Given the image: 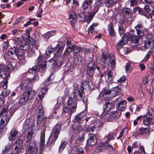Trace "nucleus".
Instances as JSON below:
<instances>
[{"instance_id": "ddd939ff", "label": "nucleus", "mask_w": 154, "mask_h": 154, "mask_svg": "<svg viewBox=\"0 0 154 154\" xmlns=\"http://www.w3.org/2000/svg\"><path fill=\"white\" fill-rule=\"evenodd\" d=\"M96 134L92 133L90 132L88 134L89 138L87 141V144L90 146H94L96 144L97 140L96 137Z\"/></svg>"}, {"instance_id": "b1692460", "label": "nucleus", "mask_w": 154, "mask_h": 154, "mask_svg": "<svg viewBox=\"0 0 154 154\" xmlns=\"http://www.w3.org/2000/svg\"><path fill=\"white\" fill-rule=\"evenodd\" d=\"M106 116L108 117L107 119L108 122L112 121L115 119H117L119 117V113L116 111H114L112 113V116L109 113L106 114Z\"/></svg>"}, {"instance_id": "7c9ffc66", "label": "nucleus", "mask_w": 154, "mask_h": 154, "mask_svg": "<svg viewBox=\"0 0 154 154\" xmlns=\"http://www.w3.org/2000/svg\"><path fill=\"white\" fill-rule=\"evenodd\" d=\"M120 88L118 86L112 88L110 89L111 91L110 97H112L118 95L120 94Z\"/></svg>"}, {"instance_id": "a18cd8bd", "label": "nucleus", "mask_w": 154, "mask_h": 154, "mask_svg": "<svg viewBox=\"0 0 154 154\" xmlns=\"http://www.w3.org/2000/svg\"><path fill=\"white\" fill-rule=\"evenodd\" d=\"M4 68V70L5 72H10V71L12 70L13 69V66L11 63H8L6 66H3Z\"/></svg>"}, {"instance_id": "c03bdc74", "label": "nucleus", "mask_w": 154, "mask_h": 154, "mask_svg": "<svg viewBox=\"0 0 154 154\" xmlns=\"http://www.w3.org/2000/svg\"><path fill=\"white\" fill-rule=\"evenodd\" d=\"M35 62L37 63V65H39V64H42L44 63H46V60L44 61L43 60V56L42 55L40 54L38 56L37 59L36 60Z\"/></svg>"}, {"instance_id": "4d7b16f0", "label": "nucleus", "mask_w": 154, "mask_h": 154, "mask_svg": "<svg viewBox=\"0 0 154 154\" xmlns=\"http://www.w3.org/2000/svg\"><path fill=\"white\" fill-rule=\"evenodd\" d=\"M129 34H128V35L124 34L122 37V40L125 42V43H126L128 41L129 38Z\"/></svg>"}, {"instance_id": "1a4fd4ad", "label": "nucleus", "mask_w": 154, "mask_h": 154, "mask_svg": "<svg viewBox=\"0 0 154 154\" xmlns=\"http://www.w3.org/2000/svg\"><path fill=\"white\" fill-rule=\"evenodd\" d=\"M52 65L54 68L56 67H60L63 66L65 63V61L63 57L62 56H56L52 61Z\"/></svg>"}, {"instance_id": "4c0bfd02", "label": "nucleus", "mask_w": 154, "mask_h": 154, "mask_svg": "<svg viewBox=\"0 0 154 154\" xmlns=\"http://www.w3.org/2000/svg\"><path fill=\"white\" fill-rule=\"evenodd\" d=\"M108 59L110 64V66L112 69L114 68L116 64V60L114 57H112L111 55L110 54H108Z\"/></svg>"}, {"instance_id": "bf43d9fd", "label": "nucleus", "mask_w": 154, "mask_h": 154, "mask_svg": "<svg viewBox=\"0 0 154 154\" xmlns=\"http://www.w3.org/2000/svg\"><path fill=\"white\" fill-rule=\"evenodd\" d=\"M127 129V128L126 127H125L122 130L120 133L119 136L117 137V139H120L122 137V136L124 135L125 131Z\"/></svg>"}, {"instance_id": "20e7f679", "label": "nucleus", "mask_w": 154, "mask_h": 154, "mask_svg": "<svg viewBox=\"0 0 154 154\" xmlns=\"http://www.w3.org/2000/svg\"><path fill=\"white\" fill-rule=\"evenodd\" d=\"M35 49H37L39 45L34 39L30 36L26 37L25 39L20 43L18 49L23 51H27L30 48V46Z\"/></svg>"}, {"instance_id": "052dcab7", "label": "nucleus", "mask_w": 154, "mask_h": 154, "mask_svg": "<svg viewBox=\"0 0 154 154\" xmlns=\"http://www.w3.org/2000/svg\"><path fill=\"white\" fill-rule=\"evenodd\" d=\"M9 106L7 105V106H5L3 107L0 112V113L2 115H4L8 111V109Z\"/></svg>"}, {"instance_id": "f704fd0d", "label": "nucleus", "mask_w": 154, "mask_h": 154, "mask_svg": "<svg viewBox=\"0 0 154 154\" xmlns=\"http://www.w3.org/2000/svg\"><path fill=\"white\" fill-rule=\"evenodd\" d=\"M116 19L118 22L121 24H124L125 22V16L122 13L118 14L116 17Z\"/></svg>"}, {"instance_id": "a211bd4d", "label": "nucleus", "mask_w": 154, "mask_h": 154, "mask_svg": "<svg viewBox=\"0 0 154 154\" xmlns=\"http://www.w3.org/2000/svg\"><path fill=\"white\" fill-rule=\"evenodd\" d=\"M98 128V125L95 124V123L91 124L89 125H86L84 127V130L85 131L88 132L91 131L94 132V131L97 130Z\"/></svg>"}, {"instance_id": "6e6d98bb", "label": "nucleus", "mask_w": 154, "mask_h": 154, "mask_svg": "<svg viewBox=\"0 0 154 154\" xmlns=\"http://www.w3.org/2000/svg\"><path fill=\"white\" fill-rule=\"evenodd\" d=\"M10 94V91L8 90H6V89L2 91L1 95L6 97H7Z\"/></svg>"}, {"instance_id": "c9c22d12", "label": "nucleus", "mask_w": 154, "mask_h": 154, "mask_svg": "<svg viewBox=\"0 0 154 154\" xmlns=\"http://www.w3.org/2000/svg\"><path fill=\"white\" fill-rule=\"evenodd\" d=\"M130 41L134 43H137L139 42L140 36H137L133 34H129V35Z\"/></svg>"}, {"instance_id": "9d476101", "label": "nucleus", "mask_w": 154, "mask_h": 154, "mask_svg": "<svg viewBox=\"0 0 154 154\" xmlns=\"http://www.w3.org/2000/svg\"><path fill=\"white\" fill-rule=\"evenodd\" d=\"M152 114L149 111L143 116V123L145 126L149 125L152 121Z\"/></svg>"}, {"instance_id": "de8ad7c7", "label": "nucleus", "mask_w": 154, "mask_h": 154, "mask_svg": "<svg viewBox=\"0 0 154 154\" xmlns=\"http://www.w3.org/2000/svg\"><path fill=\"white\" fill-rule=\"evenodd\" d=\"M67 145V143L65 141L62 140L60 144L59 147V152L62 151L65 148Z\"/></svg>"}, {"instance_id": "423d86ee", "label": "nucleus", "mask_w": 154, "mask_h": 154, "mask_svg": "<svg viewBox=\"0 0 154 154\" xmlns=\"http://www.w3.org/2000/svg\"><path fill=\"white\" fill-rule=\"evenodd\" d=\"M26 146L25 154H38V147L35 141H31Z\"/></svg>"}, {"instance_id": "3c124183", "label": "nucleus", "mask_w": 154, "mask_h": 154, "mask_svg": "<svg viewBox=\"0 0 154 154\" xmlns=\"http://www.w3.org/2000/svg\"><path fill=\"white\" fill-rule=\"evenodd\" d=\"M74 58L75 60V62H77V64H80L82 60V57L80 55L78 54L74 55Z\"/></svg>"}, {"instance_id": "5fc2aeb1", "label": "nucleus", "mask_w": 154, "mask_h": 154, "mask_svg": "<svg viewBox=\"0 0 154 154\" xmlns=\"http://www.w3.org/2000/svg\"><path fill=\"white\" fill-rule=\"evenodd\" d=\"M105 148L109 152H112L113 151L115 150V149L113 148V146L108 144L106 145Z\"/></svg>"}, {"instance_id": "72a5a7b5", "label": "nucleus", "mask_w": 154, "mask_h": 154, "mask_svg": "<svg viewBox=\"0 0 154 154\" xmlns=\"http://www.w3.org/2000/svg\"><path fill=\"white\" fill-rule=\"evenodd\" d=\"M56 33V32L55 30H51L45 34L43 37L45 39L48 40L51 37L55 35Z\"/></svg>"}, {"instance_id": "774afa93", "label": "nucleus", "mask_w": 154, "mask_h": 154, "mask_svg": "<svg viewBox=\"0 0 154 154\" xmlns=\"http://www.w3.org/2000/svg\"><path fill=\"white\" fill-rule=\"evenodd\" d=\"M143 9L147 13L151 11V9L149 8V5H145L143 8Z\"/></svg>"}, {"instance_id": "412c9836", "label": "nucleus", "mask_w": 154, "mask_h": 154, "mask_svg": "<svg viewBox=\"0 0 154 154\" xmlns=\"http://www.w3.org/2000/svg\"><path fill=\"white\" fill-rule=\"evenodd\" d=\"M137 11H138V14L142 16H144L147 18L149 17V16H148V14L145 11L144 9H143L139 6H136L133 9L134 13V14Z\"/></svg>"}, {"instance_id": "37998d69", "label": "nucleus", "mask_w": 154, "mask_h": 154, "mask_svg": "<svg viewBox=\"0 0 154 154\" xmlns=\"http://www.w3.org/2000/svg\"><path fill=\"white\" fill-rule=\"evenodd\" d=\"M142 120H143V116L140 115L137 117L136 119L134 120L133 125L134 126H136L138 122L139 123L141 122Z\"/></svg>"}, {"instance_id": "c756f323", "label": "nucleus", "mask_w": 154, "mask_h": 154, "mask_svg": "<svg viewBox=\"0 0 154 154\" xmlns=\"http://www.w3.org/2000/svg\"><path fill=\"white\" fill-rule=\"evenodd\" d=\"M108 59V55H106L103 52L102 53L100 61L102 62L100 63L101 66L102 68H104L106 66L107 62V60Z\"/></svg>"}, {"instance_id": "f3484780", "label": "nucleus", "mask_w": 154, "mask_h": 154, "mask_svg": "<svg viewBox=\"0 0 154 154\" xmlns=\"http://www.w3.org/2000/svg\"><path fill=\"white\" fill-rule=\"evenodd\" d=\"M19 107H16L14 106L13 108H11L9 110V114L6 113L4 116H3V118H5V120L7 122H8L11 117L14 114V112L18 109Z\"/></svg>"}, {"instance_id": "0eeeda50", "label": "nucleus", "mask_w": 154, "mask_h": 154, "mask_svg": "<svg viewBox=\"0 0 154 154\" xmlns=\"http://www.w3.org/2000/svg\"><path fill=\"white\" fill-rule=\"evenodd\" d=\"M38 66H33L31 69L29 70L28 72L29 74H35L37 71L38 69L39 71L43 73H44L45 72L46 69L47 68V66L46 64L43 63L42 64H39L38 65Z\"/></svg>"}, {"instance_id": "69168bd1", "label": "nucleus", "mask_w": 154, "mask_h": 154, "mask_svg": "<svg viewBox=\"0 0 154 154\" xmlns=\"http://www.w3.org/2000/svg\"><path fill=\"white\" fill-rule=\"evenodd\" d=\"M152 52V51L151 50H150L148 51L146 56H145L144 59L145 61H146L149 59L150 55H151Z\"/></svg>"}, {"instance_id": "dca6fc26", "label": "nucleus", "mask_w": 154, "mask_h": 154, "mask_svg": "<svg viewBox=\"0 0 154 154\" xmlns=\"http://www.w3.org/2000/svg\"><path fill=\"white\" fill-rule=\"evenodd\" d=\"M75 45H74L71 41L68 39L66 41V48L65 51V53L67 55H69L72 52Z\"/></svg>"}, {"instance_id": "6e6552de", "label": "nucleus", "mask_w": 154, "mask_h": 154, "mask_svg": "<svg viewBox=\"0 0 154 154\" xmlns=\"http://www.w3.org/2000/svg\"><path fill=\"white\" fill-rule=\"evenodd\" d=\"M145 48H154V37L150 34L147 36L144 41Z\"/></svg>"}, {"instance_id": "13d9d810", "label": "nucleus", "mask_w": 154, "mask_h": 154, "mask_svg": "<svg viewBox=\"0 0 154 154\" xmlns=\"http://www.w3.org/2000/svg\"><path fill=\"white\" fill-rule=\"evenodd\" d=\"M11 147V145L10 144L8 143L5 145V149H3L2 150V152L3 153L7 152L8 150L10 149Z\"/></svg>"}, {"instance_id": "9b49d317", "label": "nucleus", "mask_w": 154, "mask_h": 154, "mask_svg": "<svg viewBox=\"0 0 154 154\" xmlns=\"http://www.w3.org/2000/svg\"><path fill=\"white\" fill-rule=\"evenodd\" d=\"M62 125L60 123H58L53 127L50 135L51 137L58 138L61 131Z\"/></svg>"}, {"instance_id": "c85d7f7f", "label": "nucleus", "mask_w": 154, "mask_h": 154, "mask_svg": "<svg viewBox=\"0 0 154 154\" xmlns=\"http://www.w3.org/2000/svg\"><path fill=\"white\" fill-rule=\"evenodd\" d=\"M48 91V89L46 88H43L41 91H40L36 97V99L38 101H41L43 100L46 93Z\"/></svg>"}, {"instance_id": "79ce46f5", "label": "nucleus", "mask_w": 154, "mask_h": 154, "mask_svg": "<svg viewBox=\"0 0 154 154\" xmlns=\"http://www.w3.org/2000/svg\"><path fill=\"white\" fill-rule=\"evenodd\" d=\"M83 112H82L81 113L77 114L76 116H75L73 120L75 122H80L81 119L83 118V116L82 115V114Z\"/></svg>"}, {"instance_id": "8fccbe9b", "label": "nucleus", "mask_w": 154, "mask_h": 154, "mask_svg": "<svg viewBox=\"0 0 154 154\" xmlns=\"http://www.w3.org/2000/svg\"><path fill=\"white\" fill-rule=\"evenodd\" d=\"M13 35L14 36H17L18 35L20 34L22 31L19 29H14L11 30Z\"/></svg>"}, {"instance_id": "603ef678", "label": "nucleus", "mask_w": 154, "mask_h": 154, "mask_svg": "<svg viewBox=\"0 0 154 154\" xmlns=\"http://www.w3.org/2000/svg\"><path fill=\"white\" fill-rule=\"evenodd\" d=\"M7 82V81L5 82H4V81H3L2 82H0V90H1L2 88L4 90L7 88L8 87Z\"/></svg>"}, {"instance_id": "58836bf2", "label": "nucleus", "mask_w": 154, "mask_h": 154, "mask_svg": "<svg viewBox=\"0 0 154 154\" xmlns=\"http://www.w3.org/2000/svg\"><path fill=\"white\" fill-rule=\"evenodd\" d=\"M26 131L27 132V139L26 142H27L26 144H27L31 141V140L32 137V136L33 134V129L27 130Z\"/></svg>"}, {"instance_id": "aec40b11", "label": "nucleus", "mask_w": 154, "mask_h": 154, "mask_svg": "<svg viewBox=\"0 0 154 154\" xmlns=\"http://www.w3.org/2000/svg\"><path fill=\"white\" fill-rule=\"evenodd\" d=\"M107 29L110 37H114L116 36V33L114 29L113 24L112 22H111L108 24Z\"/></svg>"}, {"instance_id": "39448f33", "label": "nucleus", "mask_w": 154, "mask_h": 154, "mask_svg": "<svg viewBox=\"0 0 154 154\" xmlns=\"http://www.w3.org/2000/svg\"><path fill=\"white\" fill-rule=\"evenodd\" d=\"M18 48L14 46L9 49L8 52V54L11 58L14 59L16 57L20 60L21 63L24 64L26 63V60L24 53L20 51Z\"/></svg>"}, {"instance_id": "09e8293b", "label": "nucleus", "mask_w": 154, "mask_h": 154, "mask_svg": "<svg viewBox=\"0 0 154 154\" xmlns=\"http://www.w3.org/2000/svg\"><path fill=\"white\" fill-rule=\"evenodd\" d=\"M38 108V115H39L41 116H43L44 113V109L42 105H38L37 107Z\"/></svg>"}, {"instance_id": "f8f14e48", "label": "nucleus", "mask_w": 154, "mask_h": 154, "mask_svg": "<svg viewBox=\"0 0 154 154\" xmlns=\"http://www.w3.org/2000/svg\"><path fill=\"white\" fill-rule=\"evenodd\" d=\"M150 130V129L149 128L141 127L138 130L134 131V137H137L140 136L147 134L149 133Z\"/></svg>"}, {"instance_id": "f03ea898", "label": "nucleus", "mask_w": 154, "mask_h": 154, "mask_svg": "<svg viewBox=\"0 0 154 154\" xmlns=\"http://www.w3.org/2000/svg\"><path fill=\"white\" fill-rule=\"evenodd\" d=\"M31 82V80L30 79L23 80L16 89L17 92L22 94L18 102L20 105L25 104L29 100H31L33 97L32 88L30 86Z\"/></svg>"}, {"instance_id": "338daca9", "label": "nucleus", "mask_w": 154, "mask_h": 154, "mask_svg": "<svg viewBox=\"0 0 154 154\" xmlns=\"http://www.w3.org/2000/svg\"><path fill=\"white\" fill-rule=\"evenodd\" d=\"M131 7L133 6L137 5L138 2V0H130Z\"/></svg>"}, {"instance_id": "6ab92c4d", "label": "nucleus", "mask_w": 154, "mask_h": 154, "mask_svg": "<svg viewBox=\"0 0 154 154\" xmlns=\"http://www.w3.org/2000/svg\"><path fill=\"white\" fill-rule=\"evenodd\" d=\"M23 143V141L22 139H18L17 140L15 143V147L14 149L15 152L17 153H18L20 152Z\"/></svg>"}, {"instance_id": "393cba45", "label": "nucleus", "mask_w": 154, "mask_h": 154, "mask_svg": "<svg viewBox=\"0 0 154 154\" xmlns=\"http://www.w3.org/2000/svg\"><path fill=\"white\" fill-rule=\"evenodd\" d=\"M103 89V91L100 93V95H102L105 99L111 98L110 96L111 92L110 89H106V87H105Z\"/></svg>"}, {"instance_id": "e433bc0d", "label": "nucleus", "mask_w": 154, "mask_h": 154, "mask_svg": "<svg viewBox=\"0 0 154 154\" xmlns=\"http://www.w3.org/2000/svg\"><path fill=\"white\" fill-rule=\"evenodd\" d=\"M114 132L109 133L106 136V139L105 141L106 143H109L111 140H113L115 139L114 137Z\"/></svg>"}, {"instance_id": "4468645a", "label": "nucleus", "mask_w": 154, "mask_h": 154, "mask_svg": "<svg viewBox=\"0 0 154 154\" xmlns=\"http://www.w3.org/2000/svg\"><path fill=\"white\" fill-rule=\"evenodd\" d=\"M65 46V44L63 42H58L56 45V48L54 51V53L57 56H60L62 53Z\"/></svg>"}, {"instance_id": "f257e3e1", "label": "nucleus", "mask_w": 154, "mask_h": 154, "mask_svg": "<svg viewBox=\"0 0 154 154\" xmlns=\"http://www.w3.org/2000/svg\"><path fill=\"white\" fill-rule=\"evenodd\" d=\"M74 91L69 96L66 106L63 108L62 113L63 115L67 116V119L70 118L73 113L75 112L77 108V100H82L83 102H87V99H84L82 94L84 92V88L82 85L74 84Z\"/></svg>"}, {"instance_id": "473e14b6", "label": "nucleus", "mask_w": 154, "mask_h": 154, "mask_svg": "<svg viewBox=\"0 0 154 154\" xmlns=\"http://www.w3.org/2000/svg\"><path fill=\"white\" fill-rule=\"evenodd\" d=\"M57 139L56 138L51 137L50 135L48 140L46 146L47 147H48L51 146L52 145H53Z\"/></svg>"}, {"instance_id": "49530a36", "label": "nucleus", "mask_w": 154, "mask_h": 154, "mask_svg": "<svg viewBox=\"0 0 154 154\" xmlns=\"http://www.w3.org/2000/svg\"><path fill=\"white\" fill-rule=\"evenodd\" d=\"M116 2V0H106L105 3L107 7H110L115 5Z\"/></svg>"}, {"instance_id": "ea45409f", "label": "nucleus", "mask_w": 154, "mask_h": 154, "mask_svg": "<svg viewBox=\"0 0 154 154\" xmlns=\"http://www.w3.org/2000/svg\"><path fill=\"white\" fill-rule=\"evenodd\" d=\"M18 133L19 132L17 130H16L15 128H13L10 132V136L9 137V140H12V138L15 137Z\"/></svg>"}, {"instance_id": "4be33fe9", "label": "nucleus", "mask_w": 154, "mask_h": 154, "mask_svg": "<svg viewBox=\"0 0 154 154\" xmlns=\"http://www.w3.org/2000/svg\"><path fill=\"white\" fill-rule=\"evenodd\" d=\"M122 13L125 15L127 18L131 19L133 15L131 10L128 8H123L122 10Z\"/></svg>"}, {"instance_id": "a878e982", "label": "nucleus", "mask_w": 154, "mask_h": 154, "mask_svg": "<svg viewBox=\"0 0 154 154\" xmlns=\"http://www.w3.org/2000/svg\"><path fill=\"white\" fill-rule=\"evenodd\" d=\"M93 1L91 0H85L82 5V9L84 11H88L92 4Z\"/></svg>"}, {"instance_id": "5701e85b", "label": "nucleus", "mask_w": 154, "mask_h": 154, "mask_svg": "<svg viewBox=\"0 0 154 154\" xmlns=\"http://www.w3.org/2000/svg\"><path fill=\"white\" fill-rule=\"evenodd\" d=\"M143 28H144L143 24L141 23L137 24L135 27V29L136 30L138 35L142 36L143 35L144 32L143 31Z\"/></svg>"}, {"instance_id": "680f3d73", "label": "nucleus", "mask_w": 154, "mask_h": 154, "mask_svg": "<svg viewBox=\"0 0 154 154\" xmlns=\"http://www.w3.org/2000/svg\"><path fill=\"white\" fill-rule=\"evenodd\" d=\"M79 51L80 52H82L84 53H86L87 52L89 51V49L86 48H83L79 47Z\"/></svg>"}, {"instance_id": "0e129e2a", "label": "nucleus", "mask_w": 154, "mask_h": 154, "mask_svg": "<svg viewBox=\"0 0 154 154\" xmlns=\"http://www.w3.org/2000/svg\"><path fill=\"white\" fill-rule=\"evenodd\" d=\"M9 45V42L8 41H5L3 45V49L5 50L8 48Z\"/></svg>"}, {"instance_id": "864d4df0", "label": "nucleus", "mask_w": 154, "mask_h": 154, "mask_svg": "<svg viewBox=\"0 0 154 154\" xmlns=\"http://www.w3.org/2000/svg\"><path fill=\"white\" fill-rule=\"evenodd\" d=\"M79 18H80V21L84 22L85 21L86 15L85 13H80L79 14Z\"/></svg>"}, {"instance_id": "a19ab883", "label": "nucleus", "mask_w": 154, "mask_h": 154, "mask_svg": "<svg viewBox=\"0 0 154 154\" xmlns=\"http://www.w3.org/2000/svg\"><path fill=\"white\" fill-rule=\"evenodd\" d=\"M10 72H4V73L2 74H1L0 75L1 77L3 79H4L5 81V82L6 81H7V84L8 85V80L9 79V77L10 76Z\"/></svg>"}, {"instance_id": "2eb2a0df", "label": "nucleus", "mask_w": 154, "mask_h": 154, "mask_svg": "<svg viewBox=\"0 0 154 154\" xmlns=\"http://www.w3.org/2000/svg\"><path fill=\"white\" fill-rule=\"evenodd\" d=\"M69 19L71 26H72L77 21L78 17L76 13L72 9L69 10Z\"/></svg>"}, {"instance_id": "cd10ccee", "label": "nucleus", "mask_w": 154, "mask_h": 154, "mask_svg": "<svg viewBox=\"0 0 154 154\" xmlns=\"http://www.w3.org/2000/svg\"><path fill=\"white\" fill-rule=\"evenodd\" d=\"M126 102L125 100L120 101L118 104H117V109L120 111L125 110L126 108Z\"/></svg>"}, {"instance_id": "e2e57ef3", "label": "nucleus", "mask_w": 154, "mask_h": 154, "mask_svg": "<svg viewBox=\"0 0 154 154\" xmlns=\"http://www.w3.org/2000/svg\"><path fill=\"white\" fill-rule=\"evenodd\" d=\"M119 32L121 37H122L125 33V32L122 28L119 25V29H118Z\"/></svg>"}, {"instance_id": "bb28decb", "label": "nucleus", "mask_w": 154, "mask_h": 154, "mask_svg": "<svg viewBox=\"0 0 154 154\" xmlns=\"http://www.w3.org/2000/svg\"><path fill=\"white\" fill-rule=\"evenodd\" d=\"M30 123L29 119L27 118L24 122L23 129L26 131L33 129L32 125H30Z\"/></svg>"}, {"instance_id": "7ed1b4c3", "label": "nucleus", "mask_w": 154, "mask_h": 154, "mask_svg": "<svg viewBox=\"0 0 154 154\" xmlns=\"http://www.w3.org/2000/svg\"><path fill=\"white\" fill-rule=\"evenodd\" d=\"M90 60H88V62L87 63L86 79L85 82H84L82 84V85L84 86L87 85L89 86L90 82L92 80L96 69H97L98 71L100 69V67L97 61H95L94 59L91 58H90Z\"/></svg>"}, {"instance_id": "2f4dec72", "label": "nucleus", "mask_w": 154, "mask_h": 154, "mask_svg": "<svg viewBox=\"0 0 154 154\" xmlns=\"http://www.w3.org/2000/svg\"><path fill=\"white\" fill-rule=\"evenodd\" d=\"M54 76L53 72L52 73L50 76L48 77L47 79H45L43 82V84L44 86L46 87L47 89V87L52 82V81L54 79Z\"/></svg>"}]
</instances>
